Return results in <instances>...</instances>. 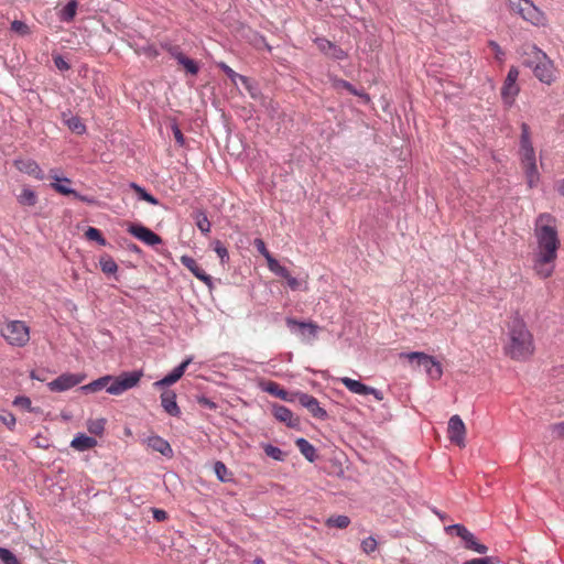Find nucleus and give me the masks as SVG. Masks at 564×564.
I'll return each mask as SVG.
<instances>
[{"instance_id": "nucleus-1", "label": "nucleus", "mask_w": 564, "mask_h": 564, "mask_svg": "<svg viewBox=\"0 0 564 564\" xmlns=\"http://www.w3.org/2000/svg\"><path fill=\"white\" fill-rule=\"evenodd\" d=\"M536 249L533 253V270L541 279L550 278L555 269L561 241L557 220L550 213L540 214L534 223Z\"/></svg>"}, {"instance_id": "nucleus-2", "label": "nucleus", "mask_w": 564, "mask_h": 564, "mask_svg": "<svg viewBox=\"0 0 564 564\" xmlns=\"http://www.w3.org/2000/svg\"><path fill=\"white\" fill-rule=\"evenodd\" d=\"M503 350L517 361H525L534 354L533 335L522 319L514 318L510 322Z\"/></svg>"}, {"instance_id": "nucleus-3", "label": "nucleus", "mask_w": 564, "mask_h": 564, "mask_svg": "<svg viewBox=\"0 0 564 564\" xmlns=\"http://www.w3.org/2000/svg\"><path fill=\"white\" fill-rule=\"evenodd\" d=\"M523 64L533 70L534 76L543 84L552 85L557 78L553 61L534 44H525L521 48Z\"/></svg>"}, {"instance_id": "nucleus-4", "label": "nucleus", "mask_w": 564, "mask_h": 564, "mask_svg": "<svg viewBox=\"0 0 564 564\" xmlns=\"http://www.w3.org/2000/svg\"><path fill=\"white\" fill-rule=\"evenodd\" d=\"M519 159L528 186L530 188L538 186L540 182V173L536 165L535 151L531 140L530 127L525 122L521 124Z\"/></svg>"}, {"instance_id": "nucleus-5", "label": "nucleus", "mask_w": 564, "mask_h": 564, "mask_svg": "<svg viewBox=\"0 0 564 564\" xmlns=\"http://www.w3.org/2000/svg\"><path fill=\"white\" fill-rule=\"evenodd\" d=\"M0 334L12 347H25L30 341V327L24 321L6 319L0 323Z\"/></svg>"}, {"instance_id": "nucleus-6", "label": "nucleus", "mask_w": 564, "mask_h": 564, "mask_svg": "<svg viewBox=\"0 0 564 564\" xmlns=\"http://www.w3.org/2000/svg\"><path fill=\"white\" fill-rule=\"evenodd\" d=\"M509 10L520 15L524 21L534 26L546 25L545 13L540 10L531 0H508Z\"/></svg>"}, {"instance_id": "nucleus-7", "label": "nucleus", "mask_w": 564, "mask_h": 564, "mask_svg": "<svg viewBox=\"0 0 564 564\" xmlns=\"http://www.w3.org/2000/svg\"><path fill=\"white\" fill-rule=\"evenodd\" d=\"M400 358H406L411 362L416 361L417 366L424 367L426 375L432 380H438L443 375L442 365L438 361H436L434 357L425 352H402L400 354Z\"/></svg>"}, {"instance_id": "nucleus-8", "label": "nucleus", "mask_w": 564, "mask_h": 564, "mask_svg": "<svg viewBox=\"0 0 564 564\" xmlns=\"http://www.w3.org/2000/svg\"><path fill=\"white\" fill-rule=\"evenodd\" d=\"M143 372L141 370L122 372L118 377H112L109 387L107 388V392L112 395H120L127 390L132 389L138 386Z\"/></svg>"}, {"instance_id": "nucleus-9", "label": "nucleus", "mask_w": 564, "mask_h": 564, "mask_svg": "<svg viewBox=\"0 0 564 564\" xmlns=\"http://www.w3.org/2000/svg\"><path fill=\"white\" fill-rule=\"evenodd\" d=\"M519 77V69L516 66H511L505 83L501 87V98L503 102L511 106L520 91V87L517 84Z\"/></svg>"}, {"instance_id": "nucleus-10", "label": "nucleus", "mask_w": 564, "mask_h": 564, "mask_svg": "<svg viewBox=\"0 0 564 564\" xmlns=\"http://www.w3.org/2000/svg\"><path fill=\"white\" fill-rule=\"evenodd\" d=\"M447 530L454 531L456 535L465 542L466 549L473 550L479 554L487 553L488 547L485 544L477 542L475 535L463 524H453L448 527Z\"/></svg>"}, {"instance_id": "nucleus-11", "label": "nucleus", "mask_w": 564, "mask_h": 564, "mask_svg": "<svg viewBox=\"0 0 564 564\" xmlns=\"http://www.w3.org/2000/svg\"><path fill=\"white\" fill-rule=\"evenodd\" d=\"M128 232L148 246L162 243V238L145 226L129 224Z\"/></svg>"}, {"instance_id": "nucleus-12", "label": "nucleus", "mask_w": 564, "mask_h": 564, "mask_svg": "<svg viewBox=\"0 0 564 564\" xmlns=\"http://www.w3.org/2000/svg\"><path fill=\"white\" fill-rule=\"evenodd\" d=\"M340 382L347 388L350 392L359 395H367L372 394L376 400L382 401L383 400V393L372 387L366 386L362 382L348 378L343 377L339 379Z\"/></svg>"}, {"instance_id": "nucleus-13", "label": "nucleus", "mask_w": 564, "mask_h": 564, "mask_svg": "<svg viewBox=\"0 0 564 564\" xmlns=\"http://www.w3.org/2000/svg\"><path fill=\"white\" fill-rule=\"evenodd\" d=\"M84 375L63 373L53 381H51L47 384V387L51 391L62 392L79 384L80 382L84 381Z\"/></svg>"}, {"instance_id": "nucleus-14", "label": "nucleus", "mask_w": 564, "mask_h": 564, "mask_svg": "<svg viewBox=\"0 0 564 564\" xmlns=\"http://www.w3.org/2000/svg\"><path fill=\"white\" fill-rule=\"evenodd\" d=\"M448 438L459 447L465 446L466 426L459 415H453L448 421Z\"/></svg>"}, {"instance_id": "nucleus-15", "label": "nucleus", "mask_w": 564, "mask_h": 564, "mask_svg": "<svg viewBox=\"0 0 564 564\" xmlns=\"http://www.w3.org/2000/svg\"><path fill=\"white\" fill-rule=\"evenodd\" d=\"M15 169L29 176L34 177L35 180L43 181L45 178V174L39 163L30 158H19L13 162Z\"/></svg>"}, {"instance_id": "nucleus-16", "label": "nucleus", "mask_w": 564, "mask_h": 564, "mask_svg": "<svg viewBox=\"0 0 564 564\" xmlns=\"http://www.w3.org/2000/svg\"><path fill=\"white\" fill-rule=\"evenodd\" d=\"M299 402L302 406L306 408L307 411L318 420H326L328 414L324 408L319 405L318 400L307 393L299 394Z\"/></svg>"}, {"instance_id": "nucleus-17", "label": "nucleus", "mask_w": 564, "mask_h": 564, "mask_svg": "<svg viewBox=\"0 0 564 564\" xmlns=\"http://www.w3.org/2000/svg\"><path fill=\"white\" fill-rule=\"evenodd\" d=\"M192 362V358L185 359L182 364H180L176 368L172 370L171 373L162 378L161 380H158L153 383L154 389H164L169 386L174 384L177 382L184 375L186 368Z\"/></svg>"}, {"instance_id": "nucleus-18", "label": "nucleus", "mask_w": 564, "mask_h": 564, "mask_svg": "<svg viewBox=\"0 0 564 564\" xmlns=\"http://www.w3.org/2000/svg\"><path fill=\"white\" fill-rule=\"evenodd\" d=\"M181 263L189 270L195 278L202 281L209 289L213 288V279L208 275L196 262V260L189 256H182L180 258Z\"/></svg>"}, {"instance_id": "nucleus-19", "label": "nucleus", "mask_w": 564, "mask_h": 564, "mask_svg": "<svg viewBox=\"0 0 564 564\" xmlns=\"http://www.w3.org/2000/svg\"><path fill=\"white\" fill-rule=\"evenodd\" d=\"M161 406L171 416L180 417L181 409L176 402V393L173 390H164L161 395Z\"/></svg>"}, {"instance_id": "nucleus-20", "label": "nucleus", "mask_w": 564, "mask_h": 564, "mask_svg": "<svg viewBox=\"0 0 564 564\" xmlns=\"http://www.w3.org/2000/svg\"><path fill=\"white\" fill-rule=\"evenodd\" d=\"M147 444L153 451L159 452L160 454H162L166 457H172V455H173V449H172L170 443L161 436H158V435L150 436L147 440Z\"/></svg>"}, {"instance_id": "nucleus-21", "label": "nucleus", "mask_w": 564, "mask_h": 564, "mask_svg": "<svg viewBox=\"0 0 564 564\" xmlns=\"http://www.w3.org/2000/svg\"><path fill=\"white\" fill-rule=\"evenodd\" d=\"M273 415L276 420L285 423L290 427H294L299 424V419L294 417L292 411L284 405H274Z\"/></svg>"}, {"instance_id": "nucleus-22", "label": "nucleus", "mask_w": 564, "mask_h": 564, "mask_svg": "<svg viewBox=\"0 0 564 564\" xmlns=\"http://www.w3.org/2000/svg\"><path fill=\"white\" fill-rule=\"evenodd\" d=\"M68 185L69 184L64 183V182L51 183V187L55 192H57V193H59L62 195H72L75 198H77V199H79V200H82L84 203H87V204H94L95 203L94 198L80 195L78 192L72 189Z\"/></svg>"}, {"instance_id": "nucleus-23", "label": "nucleus", "mask_w": 564, "mask_h": 564, "mask_svg": "<svg viewBox=\"0 0 564 564\" xmlns=\"http://www.w3.org/2000/svg\"><path fill=\"white\" fill-rule=\"evenodd\" d=\"M70 446L78 452H84L97 446V440L85 434H78L70 442Z\"/></svg>"}, {"instance_id": "nucleus-24", "label": "nucleus", "mask_w": 564, "mask_h": 564, "mask_svg": "<svg viewBox=\"0 0 564 564\" xmlns=\"http://www.w3.org/2000/svg\"><path fill=\"white\" fill-rule=\"evenodd\" d=\"M295 444L301 454L308 460L314 462L316 459L315 447L305 438H297Z\"/></svg>"}, {"instance_id": "nucleus-25", "label": "nucleus", "mask_w": 564, "mask_h": 564, "mask_svg": "<svg viewBox=\"0 0 564 564\" xmlns=\"http://www.w3.org/2000/svg\"><path fill=\"white\" fill-rule=\"evenodd\" d=\"M260 388L263 391H265L274 397H278L282 400L288 399V392L283 388H281L279 383H276L274 381H263L260 383Z\"/></svg>"}, {"instance_id": "nucleus-26", "label": "nucleus", "mask_w": 564, "mask_h": 564, "mask_svg": "<svg viewBox=\"0 0 564 564\" xmlns=\"http://www.w3.org/2000/svg\"><path fill=\"white\" fill-rule=\"evenodd\" d=\"M18 202L22 206L32 207L37 203V195L33 189L23 187L21 193L18 195Z\"/></svg>"}, {"instance_id": "nucleus-27", "label": "nucleus", "mask_w": 564, "mask_h": 564, "mask_svg": "<svg viewBox=\"0 0 564 564\" xmlns=\"http://www.w3.org/2000/svg\"><path fill=\"white\" fill-rule=\"evenodd\" d=\"M111 380L112 376H104L88 384L83 386L80 389L85 392H97L104 388H108Z\"/></svg>"}, {"instance_id": "nucleus-28", "label": "nucleus", "mask_w": 564, "mask_h": 564, "mask_svg": "<svg viewBox=\"0 0 564 564\" xmlns=\"http://www.w3.org/2000/svg\"><path fill=\"white\" fill-rule=\"evenodd\" d=\"M78 3L76 0L69 1L61 11H59V20L63 22H70L74 20L77 12Z\"/></svg>"}, {"instance_id": "nucleus-29", "label": "nucleus", "mask_w": 564, "mask_h": 564, "mask_svg": "<svg viewBox=\"0 0 564 564\" xmlns=\"http://www.w3.org/2000/svg\"><path fill=\"white\" fill-rule=\"evenodd\" d=\"M106 419H90L87 421V430L90 434L96 436H102L106 427Z\"/></svg>"}, {"instance_id": "nucleus-30", "label": "nucleus", "mask_w": 564, "mask_h": 564, "mask_svg": "<svg viewBox=\"0 0 564 564\" xmlns=\"http://www.w3.org/2000/svg\"><path fill=\"white\" fill-rule=\"evenodd\" d=\"M194 219H195L196 226L203 234L207 235L210 232L212 225H210V221L208 220L207 215L204 212H202V210L195 212Z\"/></svg>"}, {"instance_id": "nucleus-31", "label": "nucleus", "mask_w": 564, "mask_h": 564, "mask_svg": "<svg viewBox=\"0 0 564 564\" xmlns=\"http://www.w3.org/2000/svg\"><path fill=\"white\" fill-rule=\"evenodd\" d=\"M100 269L106 274H113L118 270L116 261L110 256H102L99 260Z\"/></svg>"}, {"instance_id": "nucleus-32", "label": "nucleus", "mask_w": 564, "mask_h": 564, "mask_svg": "<svg viewBox=\"0 0 564 564\" xmlns=\"http://www.w3.org/2000/svg\"><path fill=\"white\" fill-rule=\"evenodd\" d=\"M130 187L134 191L140 199L145 200L151 205H159V200L137 183H131Z\"/></svg>"}, {"instance_id": "nucleus-33", "label": "nucleus", "mask_w": 564, "mask_h": 564, "mask_svg": "<svg viewBox=\"0 0 564 564\" xmlns=\"http://www.w3.org/2000/svg\"><path fill=\"white\" fill-rule=\"evenodd\" d=\"M286 325L289 327L299 326L300 328L308 329L310 335L313 336V337L316 336L317 328H318L315 323L299 322V321H296L294 318H291V317L286 318Z\"/></svg>"}, {"instance_id": "nucleus-34", "label": "nucleus", "mask_w": 564, "mask_h": 564, "mask_svg": "<svg viewBox=\"0 0 564 564\" xmlns=\"http://www.w3.org/2000/svg\"><path fill=\"white\" fill-rule=\"evenodd\" d=\"M65 123L69 128V130L77 134H83L86 131V126L77 116H72L65 121Z\"/></svg>"}, {"instance_id": "nucleus-35", "label": "nucleus", "mask_w": 564, "mask_h": 564, "mask_svg": "<svg viewBox=\"0 0 564 564\" xmlns=\"http://www.w3.org/2000/svg\"><path fill=\"white\" fill-rule=\"evenodd\" d=\"M268 263V268L271 272L279 276H286L288 275V269L279 263L276 259H274L272 256L265 259Z\"/></svg>"}, {"instance_id": "nucleus-36", "label": "nucleus", "mask_w": 564, "mask_h": 564, "mask_svg": "<svg viewBox=\"0 0 564 564\" xmlns=\"http://www.w3.org/2000/svg\"><path fill=\"white\" fill-rule=\"evenodd\" d=\"M350 524V519L347 516L330 517L326 520L327 527H335L338 529H346Z\"/></svg>"}, {"instance_id": "nucleus-37", "label": "nucleus", "mask_w": 564, "mask_h": 564, "mask_svg": "<svg viewBox=\"0 0 564 564\" xmlns=\"http://www.w3.org/2000/svg\"><path fill=\"white\" fill-rule=\"evenodd\" d=\"M177 63L182 65L186 69V72L192 75H196L199 70L197 64L184 54L177 59Z\"/></svg>"}, {"instance_id": "nucleus-38", "label": "nucleus", "mask_w": 564, "mask_h": 564, "mask_svg": "<svg viewBox=\"0 0 564 564\" xmlns=\"http://www.w3.org/2000/svg\"><path fill=\"white\" fill-rule=\"evenodd\" d=\"M85 237L88 239V240H93V241H96L98 242L100 246H106L107 245V241L106 239L102 237L101 232L99 229L95 228V227H89L86 231H85Z\"/></svg>"}, {"instance_id": "nucleus-39", "label": "nucleus", "mask_w": 564, "mask_h": 564, "mask_svg": "<svg viewBox=\"0 0 564 564\" xmlns=\"http://www.w3.org/2000/svg\"><path fill=\"white\" fill-rule=\"evenodd\" d=\"M263 451L267 456L273 458L274 460L282 462L284 460V453L279 448L271 444L263 445Z\"/></svg>"}, {"instance_id": "nucleus-40", "label": "nucleus", "mask_w": 564, "mask_h": 564, "mask_svg": "<svg viewBox=\"0 0 564 564\" xmlns=\"http://www.w3.org/2000/svg\"><path fill=\"white\" fill-rule=\"evenodd\" d=\"M13 405L28 412H33L32 402L29 397L19 395L13 400Z\"/></svg>"}, {"instance_id": "nucleus-41", "label": "nucleus", "mask_w": 564, "mask_h": 564, "mask_svg": "<svg viewBox=\"0 0 564 564\" xmlns=\"http://www.w3.org/2000/svg\"><path fill=\"white\" fill-rule=\"evenodd\" d=\"M378 543L377 540L373 536H368L365 540L361 541V550L366 554H371L377 550Z\"/></svg>"}, {"instance_id": "nucleus-42", "label": "nucleus", "mask_w": 564, "mask_h": 564, "mask_svg": "<svg viewBox=\"0 0 564 564\" xmlns=\"http://www.w3.org/2000/svg\"><path fill=\"white\" fill-rule=\"evenodd\" d=\"M218 67L230 78L234 85H237V80H240V77H243V75L236 73L232 68L223 62L218 64Z\"/></svg>"}, {"instance_id": "nucleus-43", "label": "nucleus", "mask_w": 564, "mask_h": 564, "mask_svg": "<svg viewBox=\"0 0 564 564\" xmlns=\"http://www.w3.org/2000/svg\"><path fill=\"white\" fill-rule=\"evenodd\" d=\"M0 560L4 564H20L15 555L4 547H0Z\"/></svg>"}, {"instance_id": "nucleus-44", "label": "nucleus", "mask_w": 564, "mask_h": 564, "mask_svg": "<svg viewBox=\"0 0 564 564\" xmlns=\"http://www.w3.org/2000/svg\"><path fill=\"white\" fill-rule=\"evenodd\" d=\"M0 421L8 426L10 430H12L15 426V416L6 410L0 411Z\"/></svg>"}, {"instance_id": "nucleus-45", "label": "nucleus", "mask_w": 564, "mask_h": 564, "mask_svg": "<svg viewBox=\"0 0 564 564\" xmlns=\"http://www.w3.org/2000/svg\"><path fill=\"white\" fill-rule=\"evenodd\" d=\"M162 48L165 50L176 61L183 55V52L178 45L164 42L161 44Z\"/></svg>"}, {"instance_id": "nucleus-46", "label": "nucleus", "mask_w": 564, "mask_h": 564, "mask_svg": "<svg viewBox=\"0 0 564 564\" xmlns=\"http://www.w3.org/2000/svg\"><path fill=\"white\" fill-rule=\"evenodd\" d=\"M214 250L217 253V256L219 257L221 263H226L229 260L228 250L225 246H223V243L220 241H217L215 243Z\"/></svg>"}, {"instance_id": "nucleus-47", "label": "nucleus", "mask_w": 564, "mask_h": 564, "mask_svg": "<svg viewBox=\"0 0 564 564\" xmlns=\"http://www.w3.org/2000/svg\"><path fill=\"white\" fill-rule=\"evenodd\" d=\"M11 30L20 35H26L30 33L29 26L24 22L19 20H14L11 23Z\"/></svg>"}, {"instance_id": "nucleus-48", "label": "nucleus", "mask_w": 564, "mask_h": 564, "mask_svg": "<svg viewBox=\"0 0 564 564\" xmlns=\"http://www.w3.org/2000/svg\"><path fill=\"white\" fill-rule=\"evenodd\" d=\"M314 42L322 53H324L326 55L329 54V48L332 47V44H333L330 41H328L325 37H317V39H315Z\"/></svg>"}, {"instance_id": "nucleus-49", "label": "nucleus", "mask_w": 564, "mask_h": 564, "mask_svg": "<svg viewBox=\"0 0 564 564\" xmlns=\"http://www.w3.org/2000/svg\"><path fill=\"white\" fill-rule=\"evenodd\" d=\"M253 245H254L256 249L258 250V252L260 254H262L265 259L271 256V253L267 249L264 241L261 238H256L253 241Z\"/></svg>"}, {"instance_id": "nucleus-50", "label": "nucleus", "mask_w": 564, "mask_h": 564, "mask_svg": "<svg viewBox=\"0 0 564 564\" xmlns=\"http://www.w3.org/2000/svg\"><path fill=\"white\" fill-rule=\"evenodd\" d=\"M328 56L336 58V59H344L346 58L347 54L337 45L334 43L332 44V47L329 48Z\"/></svg>"}, {"instance_id": "nucleus-51", "label": "nucleus", "mask_w": 564, "mask_h": 564, "mask_svg": "<svg viewBox=\"0 0 564 564\" xmlns=\"http://www.w3.org/2000/svg\"><path fill=\"white\" fill-rule=\"evenodd\" d=\"M214 470L217 475V477L221 480V481H225L226 478H225V475L227 474L228 469L226 467V465L221 462H216L215 463V466H214Z\"/></svg>"}, {"instance_id": "nucleus-52", "label": "nucleus", "mask_w": 564, "mask_h": 564, "mask_svg": "<svg viewBox=\"0 0 564 564\" xmlns=\"http://www.w3.org/2000/svg\"><path fill=\"white\" fill-rule=\"evenodd\" d=\"M489 47L494 52V54H495L497 59H499V61L503 59L505 52L502 51V48L500 47V45L497 42L490 41L489 42Z\"/></svg>"}, {"instance_id": "nucleus-53", "label": "nucleus", "mask_w": 564, "mask_h": 564, "mask_svg": "<svg viewBox=\"0 0 564 564\" xmlns=\"http://www.w3.org/2000/svg\"><path fill=\"white\" fill-rule=\"evenodd\" d=\"M48 176H50V178L53 180L52 183H58V182H64V183H67V184L72 183V181L68 177H61L58 175V170H56V169H52L50 171V175Z\"/></svg>"}, {"instance_id": "nucleus-54", "label": "nucleus", "mask_w": 564, "mask_h": 564, "mask_svg": "<svg viewBox=\"0 0 564 564\" xmlns=\"http://www.w3.org/2000/svg\"><path fill=\"white\" fill-rule=\"evenodd\" d=\"M552 434L558 438H564V422L551 426Z\"/></svg>"}, {"instance_id": "nucleus-55", "label": "nucleus", "mask_w": 564, "mask_h": 564, "mask_svg": "<svg viewBox=\"0 0 564 564\" xmlns=\"http://www.w3.org/2000/svg\"><path fill=\"white\" fill-rule=\"evenodd\" d=\"M336 87L337 88H344V89L348 90L350 94L359 95L357 93V90L354 88V86L350 83L346 82V80H343V79L338 80L336 83Z\"/></svg>"}, {"instance_id": "nucleus-56", "label": "nucleus", "mask_w": 564, "mask_h": 564, "mask_svg": "<svg viewBox=\"0 0 564 564\" xmlns=\"http://www.w3.org/2000/svg\"><path fill=\"white\" fill-rule=\"evenodd\" d=\"M282 278L286 280V283L291 290L294 291L300 288V281L297 279L293 278L289 271H288V275L282 276Z\"/></svg>"}, {"instance_id": "nucleus-57", "label": "nucleus", "mask_w": 564, "mask_h": 564, "mask_svg": "<svg viewBox=\"0 0 564 564\" xmlns=\"http://www.w3.org/2000/svg\"><path fill=\"white\" fill-rule=\"evenodd\" d=\"M54 64L59 70L69 69V64L59 55L54 57Z\"/></svg>"}, {"instance_id": "nucleus-58", "label": "nucleus", "mask_w": 564, "mask_h": 564, "mask_svg": "<svg viewBox=\"0 0 564 564\" xmlns=\"http://www.w3.org/2000/svg\"><path fill=\"white\" fill-rule=\"evenodd\" d=\"M240 82L242 83L245 88L249 91L251 97L254 98L256 97V93H254V87H253L251 80L248 77L243 76V77H240Z\"/></svg>"}, {"instance_id": "nucleus-59", "label": "nucleus", "mask_w": 564, "mask_h": 564, "mask_svg": "<svg viewBox=\"0 0 564 564\" xmlns=\"http://www.w3.org/2000/svg\"><path fill=\"white\" fill-rule=\"evenodd\" d=\"M141 51L143 54L152 58L159 56V51L154 45L144 46L141 48Z\"/></svg>"}, {"instance_id": "nucleus-60", "label": "nucleus", "mask_w": 564, "mask_h": 564, "mask_svg": "<svg viewBox=\"0 0 564 564\" xmlns=\"http://www.w3.org/2000/svg\"><path fill=\"white\" fill-rule=\"evenodd\" d=\"M463 564H494V561L491 557H479V558H473L464 562Z\"/></svg>"}, {"instance_id": "nucleus-61", "label": "nucleus", "mask_w": 564, "mask_h": 564, "mask_svg": "<svg viewBox=\"0 0 564 564\" xmlns=\"http://www.w3.org/2000/svg\"><path fill=\"white\" fill-rule=\"evenodd\" d=\"M198 403L202 405V406H205V408H208V409H212V410H215L217 408L216 403L212 400H209L208 398H205V397H202L198 399Z\"/></svg>"}, {"instance_id": "nucleus-62", "label": "nucleus", "mask_w": 564, "mask_h": 564, "mask_svg": "<svg viewBox=\"0 0 564 564\" xmlns=\"http://www.w3.org/2000/svg\"><path fill=\"white\" fill-rule=\"evenodd\" d=\"M173 135H174L175 141L180 145L184 144V135H183L182 131L180 130V128L177 126L173 127Z\"/></svg>"}, {"instance_id": "nucleus-63", "label": "nucleus", "mask_w": 564, "mask_h": 564, "mask_svg": "<svg viewBox=\"0 0 564 564\" xmlns=\"http://www.w3.org/2000/svg\"><path fill=\"white\" fill-rule=\"evenodd\" d=\"M153 518L156 521H164L167 519V513L162 509H153Z\"/></svg>"}, {"instance_id": "nucleus-64", "label": "nucleus", "mask_w": 564, "mask_h": 564, "mask_svg": "<svg viewBox=\"0 0 564 564\" xmlns=\"http://www.w3.org/2000/svg\"><path fill=\"white\" fill-rule=\"evenodd\" d=\"M558 193L564 196V181L561 183V185L558 186Z\"/></svg>"}]
</instances>
